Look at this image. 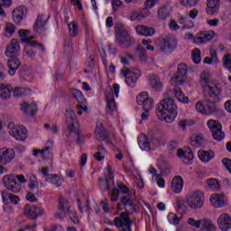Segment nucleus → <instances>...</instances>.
<instances>
[{"label": "nucleus", "instance_id": "1", "mask_svg": "<svg viewBox=\"0 0 231 231\" xmlns=\"http://www.w3.org/2000/svg\"><path fill=\"white\" fill-rule=\"evenodd\" d=\"M199 84L202 88V93L205 98L210 104H218V102H221L223 89L217 87V85L210 83V72L203 70L200 73Z\"/></svg>", "mask_w": 231, "mask_h": 231}, {"label": "nucleus", "instance_id": "2", "mask_svg": "<svg viewBox=\"0 0 231 231\" xmlns=\"http://www.w3.org/2000/svg\"><path fill=\"white\" fill-rule=\"evenodd\" d=\"M156 115L160 120H164L167 124H172V121L178 116V106L174 99L168 97L158 103Z\"/></svg>", "mask_w": 231, "mask_h": 231}, {"label": "nucleus", "instance_id": "3", "mask_svg": "<svg viewBox=\"0 0 231 231\" xmlns=\"http://www.w3.org/2000/svg\"><path fill=\"white\" fill-rule=\"evenodd\" d=\"M205 203L203 193L199 191H191L186 199L177 200V210L179 212H187L189 208L191 210H199Z\"/></svg>", "mask_w": 231, "mask_h": 231}, {"label": "nucleus", "instance_id": "4", "mask_svg": "<svg viewBox=\"0 0 231 231\" xmlns=\"http://www.w3.org/2000/svg\"><path fill=\"white\" fill-rule=\"evenodd\" d=\"M65 116L67 131L69 133L67 136L78 143H82V142H84V137H80V129L79 128V123L75 118V112H73L71 108H69L66 110Z\"/></svg>", "mask_w": 231, "mask_h": 231}, {"label": "nucleus", "instance_id": "5", "mask_svg": "<svg viewBox=\"0 0 231 231\" xmlns=\"http://www.w3.org/2000/svg\"><path fill=\"white\" fill-rule=\"evenodd\" d=\"M114 89V93H113ZM118 93H120V85L115 83L113 88L108 87L106 88L105 95L107 100L106 113L107 115H113L116 111V103L115 102V96L118 98Z\"/></svg>", "mask_w": 231, "mask_h": 231}, {"label": "nucleus", "instance_id": "6", "mask_svg": "<svg viewBox=\"0 0 231 231\" xmlns=\"http://www.w3.org/2000/svg\"><path fill=\"white\" fill-rule=\"evenodd\" d=\"M121 74L125 77V83L129 88H135L138 79L142 77V72L138 69H123Z\"/></svg>", "mask_w": 231, "mask_h": 231}, {"label": "nucleus", "instance_id": "7", "mask_svg": "<svg viewBox=\"0 0 231 231\" xmlns=\"http://www.w3.org/2000/svg\"><path fill=\"white\" fill-rule=\"evenodd\" d=\"M207 125L208 129L211 131V134L217 142H221V140H225V132L223 131V125L218 121L214 119H210L208 121Z\"/></svg>", "mask_w": 231, "mask_h": 231}, {"label": "nucleus", "instance_id": "8", "mask_svg": "<svg viewBox=\"0 0 231 231\" xmlns=\"http://www.w3.org/2000/svg\"><path fill=\"white\" fill-rule=\"evenodd\" d=\"M33 39H35V37L33 36H29L21 39V42H24L25 44H27L24 47V53L27 57H30V59H33V57H35V51L32 50V47L40 48L42 51H44V45L37 42H34Z\"/></svg>", "mask_w": 231, "mask_h": 231}, {"label": "nucleus", "instance_id": "9", "mask_svg": "<svg viewBox=\"0 0 231 231\" xmlns=\"http://www.w3.org/2000/svg\"><path fill=\"white\" fill-rule=\"evenodd\" d=\"M8 127H11L9 134L17 142H25L28 138V130L23 125L14 126V124H9Z\"/></svg>", "mask_w": 231, "mask_h": 231}, {"label": "nucleus", "instance_id": "10", "mask_svg": "<svg viewBox=\"0 0 231 231\" xmlns=\"http://www.w3.org/2000/svg\"><path fill=\"white\" fill-rule=\"evenodd\" d=\"M158 48L162 53L165 51H174L178 48V41L171 36H164L160 39Z\"/></svg>", "mask_w": 231, "mask_h": 231}, {"label": "nucleus", "instance_id": "11", "mask_svg": "<svg viewBox=\"0 0 231 231\" xmlns=\"http://www.w3.org/2000/svg\"><path fill=\"white\" fill-rule=\"evenodd\" d=\"M2 181L7 190L14 193L21 192V183L17 182L15 175H5Z\"/></svg>", "mask_w": 231, "mask_h": 231}, {"label": "nucleus", "instance_id": "12", "mask_svg": "<svg viewBox=\"0 0 231 231\" xmlns=\"http://www.w3.org/2000/svg\"><path fill=\"white\" fill-rule=\"evenodd\" d=\"M187 80V64L180 63L177 72L171 78V83L174 86H181Z\"/></svg>", "mask_w": 231, "mask_h": 231}, {"label": "nucleus", "instance_id": "13", "mask_svg": "<svg viewBox=\"0 0 231 231\" xmlns=\"http://www.w3.org/2000/svg\"><path fill=\"white\" fill-rule=\"evenodd\" d=\"M131 218L127 212H122L119 217H115V226L121 228L123 231H132L131 229Z\"/></svg>", "mask_w": 231, "mask_h": 231}, {"label": "nucleus", "instance_id": "14", "mask_svg": "<svg viewBox=\"0 0 231 231\" xmlns=\"http://www.w3.org/2000/svg\"><path fill=\"white\" fill-rule=\"evenodd\" d=\"M23 212L26 217H28V219L33 220V219H37L39 216H42V214H44V208L35 205L33 206L26 205L23 208Z\"/></svg>", "mask_w": 231, "mask_h": 231}, {"label": "nucleus", "instance_id": "15", "mask_svg": "<svg viewBox=\"0 0 231 231\" xmlns=\"http://www.w3.org/2000/svg\"><path fill=\"white\" fill-rule=\"evenodd\" d=\"M15 158V151L12 148L0 149V165H8Z\"/></svg>", "mask_w": 231, "mask_h": 231}, {"label": "nucleus", "instance_id": "16", "mask_svg": "<svg viewBox=\"0 0 231 231\" xmlns=\"http://www.w3.org/2000/svg\"><path fill=\"white\" fill-rule=\"evenodd\" d=\"M137 104L143 106L144 111H151L154 107L152 98L149 97L147 92H142L137 96Z\"/></svg>", "mask_w": 231, "mask_h": 231}, {"label": "nucleus", "instance_id": "17", "mask_svg": "<svg viewBox=\"0 0 231 231\" xmlns=\"http://www.w3.org/2000/svg\"><path fill=\"white\" fill-rule=\"evenodd\" d=\"M198 36L194 38L195 44H207L208 41H212L216 36V32L214 31H202L198 32Z\"/></svg>", "mask_w": 231, "mask_h": 231}, {"label": "nucleus", "instance_id": "18", "mask_svg": "<svg viewBox=\"0 0 231 231\" xmlns=\"http://www.w3.org/2000/svg\"><path fill=\"white\" fill-rule=\"evenodd\" d=\"M116 39L121 48H129L131 46V36L125 29H118Z\"/></svg>", "mask_w": 231, "mask_h": 231}, {"label": "nucleus", "instance_id": "19", "mask_svg": "<svg viewBox=\"0 0 231 231\" xmlns=\"http://www.w3.org/2000/svg\"><path fill=\"white\" fill-rule=\"evenodd\" d=\"M177 156H179L183 163H186L187 165H190L194 160V153L190 148H185V150L179 149L177 151Z\"/></svg>", "mask_w": 231, "mask_h": 231}, {"label": "nucleus", "instance_id": "20", "mask_svg": "<svg viewBox=\"0 0 231 231\" xmlns=\"http://www.w3.org/2000/svg\"><path fill=\"white\" fill-rule=\"evenodd\" d=\"M218 228L221 231H228L231 228V217L226 213L221 214L217 218Z\"/></svg>", "mask_w": 231, "mask_h": 231}, {"label": "nucleus", "instance_id": "21", "mask_svg": "<svg viewBox=\"0 0 231 231\" xmlns=\"http://www.w3.org/2000/svg\"><path fill=\"white\" fill-rule=\"evenodd\" d=\"M71 93L74 98H76V100H78L79 102L78 109H82V111H88V106H86V97H84L82 92L77 88H72Z\"/></svg>", "mask_w": 231, "mask_h": 231}, {"label": "nucleus", "instance_id": "22", "mask_svg": "<svg viewBox=\"0 0 231 231\" xmlns=\"http://www.w3.org/2000/svg\"><path fill=\"white\" fill-rule=\"evenodd\" d=\"M19 50H21L19 41H17V39H13L5 50V55L6 57H14V55H17Z\"/></svg>", "mask_w": 231, "mask_h": 231}, {"label": "nucleus", "instance_id": "23", "mask_svg": "<svg viewBox=\"0 0 231 231\" xmlns=\"http://www.w3.org/2000/svg\"><path fill=\"white\" fill-rule=\"evenodd\" d=\"M106 172L108 174V177H106V179H99V187L101 190H107L109 189V180H113L115 178V175L113 174V169L110 165L106 167Z\"/></svg>", "mask_w": 231, "mask_h": 231}, {"label": "nucleus", "instance_id": "24", "mask_svg": "<svg viewBox=\"0 0 231 231\" xmlns=\"http://www.w3.org/2000/svg\"><path fill=\"white\" fill-rule=\"evenodd\" d=\"M95 138L97 142H104L107 140V133L102 123L97 122L96 125Z\"/></svg>", "mask_w": 231, "mask_h": 231}, {"label": "nucleus", "instance_id": "25", "mask_svg": "<svg viewBox=\"0 0 231 231\" xmlns=\"http://www.w3.org/2000/svg\"><path fill=\"white\" fill-rule=\"evenodd\" d=\"M210 203L215 208H221V207L225 206V195L215 193L210 197Z\"/></svg>", "mask_w": 231, "mask_h": 231}, {"label": "nucleus", "instance_id": "26", "mask_svg": "<svg viewBox=\"0 0 231 231\" xmlns=\"http://www.w3.org/2000/svg\"><path fill=\"white\" fill-rule=\"evenodd\" d=\"M25 11L26 7L24 5L18 6L13 11V21L15 24H21Z\"/></svg>", "mask_w": 231, "mask_h": 231}, {"label": "nucleus", "instance_id": "27", "mask_svg": "<svg viewBox=\"0 0 231 231\" xmlns=\"http://www.w3.org/2000/svg\"><path fill=\"white\" fill-rule=\"evenodd\" d=\"M138 35H143L144 37H152L156 31L152 27H147L145 25H137L135 27Z\"/></svg>", "mask_w": 231, "mask_h": 231}, {"label": "nucleus", "instance_id": "28", "mask_svg": "<svg viewBox=\"0 0 231 231\" xmlns=\"http://www.w3.org/2000/svg\"><path fill=\"white\" fill-rule=\"evenodd\" d=\"M28 189L34 192L36 196H41L42 194V190H39V180H37V177L33 174H31L30 176Z\"/></svg>", "mask_w": 231, "mask_h": 231}, {"label": "nucleus", "instance_id": "29", "mask_svg": "<svg viewBox=\"0 0 231 231\" xmlns=\"http://www.w3.org/2000/svg\"><path fill=\"white\" fill-rule=\"evenodd\" d=\"M171 189L175 194H180L183 190V178L176 176L171 180Z\"/></svg>", "mask_w": 231, "mask_h": 231}, {"label": "nucleus", "instance_id": "30", "mask_svg": "<svg viewBox=\"0 0 231 231\" xmlns=\"http://www.w3.org/2000/svg\"><path fill=\"white\" fill-rule=\"evenodd\" d=\"M221 0H207L206 12L208 15H214L219 10V2Z\"/></svg>", "mask_w": 231, "mask_h": 231}, {"label": "nucleus", "instance_id": "31", "mask_svg": "<svg viewBox=\"0 0 231 231\" xmlns=\"http://www.w3.org/2000/svg\"><path fill=\"white\" fill-rule=\"evenodd\" d=\"M198 156L201 162H203L204 163H208L210 160H214V156H216V153H214L212 150H200L198 152Z\"/></svg>", "mask_w": 231, "mask_h": 231}, {"label": "nucleus", "instance_id": "32", "mask_svg": "<svg viewBox=\"0 0 231 231\" xmlns=\"http://www.w3.org/2000/svg\"><path fill=\"white\" fill-rule=\"evenodd\" d=\"M12 97V87L4 83H0V98L8 100Z\"/></svg>", "mask_w": 231, "mask_h": 231}, {"label": "nucleus", "instance_id": "33", "mask_svg": "<svg viewBox=\"0 0 231 231\" xmlns=\"http://www.w3.org/2000/svg\"><path fill=\"white\" fill-rule=\"evenodd\" d=\"M46 26V18L43 16H38L36 22L33 24V31L37 33H42Z\"/></svg>", "mask_w": 231, "mask_h": 231}, {"label": "nucleus", "instance_id": "34", "mask_svg": "<svg viewBox=\"0 0 231 231\" xmlns=\"http://www.w3.org/2000/svg\"><path fill=\"white\" fill-rule=\"evenodd\" d=\"M7 66L9 68V75L14 77V75H15V71L19 69V66H21V61L16 58H12L7 61Z\"/></svg>", "mask_w": 231, "mask_h": 231}, {"label": "nucleus", "instance_id": "35", "mask_svg": "<svg viewBox=\"0 0 231 231\" xmlns=\"http://www.w3.org/2000/svg\"><path fill=\"white\" fill-rule=\"evenodd\" d=\"M21 110L25 115H35L37 113V105L35 103H32L31 105H28V103L22 104Z\"/></svg>", "mask_w": 231, "mask_h": 231}, {"label": "nucleus", "instance_id": "36", "mask_svg": "<svg viewBox=\"0 0 231 231\" xmlns=\"http://www.w3.org/2000/svg\"><path fill=\"white\" fill-rule=\"evenodd\" d=\"M138 144L142 151H151V143L149 138L145 134H142L138 137Z\"/></svg>", "mask_w": 231, "mask_h": 231}, {"label": "nucleus", "instance_id": "37", "mask_svg": "<svg viewBox=\"0 0 231 231\" xmlns=\"http://www.w3.org/2000/svg\"><path fill=\"white\" fill-rule=\"evenodd\" d=\"M17 32V27L12 23H6L4 28V37H14V33Z\"/></svg>", "mask_w": 231, "mask_h": 231}, {"label": "nucleus", "instance_id": "38", "mask_svg": "<svg viewBox=\"0 0 231 231\" xmlns=\"http://www.w3.org/2000/svg\"><path fill=\"white\" fill-rule=\"evenodd\" d=\"M150 86L152 89H154V91H162V88H163V85H162V81L160 80V78L156 75H152L150 79Z\"/></svg>", "mask_w": 231, "mask_h": 231}, {"label": "nucleus", "instance_id": "39", "mask_svg": "<svg viewBox=\"0 0 231 231\" xmlns=\"http://www.w3.org/2000/svg\"><path fill=\"white\" fill-rule=\"evenodd\" d=\"M45 181L56 185V187H61L64 180L57 174H50V176L45 179Z\"/></svg>", "mask_w": 231, "mask_h": 231}, {"label": "nucleus", "instance_id": "40", "mask_svg": "<svg viewBox=\"0 0 231 231\" xmlns=\"http://www.w3.org/2000/svg\"><path fill=\"white\" fill-rule=\"evenodd\" d=\"M205 143V137L203 134H193L190 138V144L193 147H201Z\"/></svg>", "mask_w": 231, "mask_h": 231}, {"label": "nucleus", "instance_id": "41", "mask_svg": "<svg viewBox=\"0 0 231 231\" xmlns=\"http://www.w3.org/2000/svg\"><path fill=\"white\" fill-rule=\"evenodd\" d=\"M174 93H175V97L179 100V102H182V104H189V97H185V95L181 91V88H180L178 87L175 88Z\"/></svg>", "mask_w": 231, "mask_h": 231}, {"label": "nucleus", "instance_id": "42", "mask_svg": "<svg viewBox=\"0 0 231 231\" xmlns=\"http://www.w3.org/2000/svg\"><path fill=\"white\" fill-rule=\"evenodd\" d=\"M51 147L47 146L42 150H33L32 154L33 156H37L39 152L43 156V158H51Z\"/></svg>", "mask_w": 231, "mask_h": 231}, {"label": "nucleus", "instance_id": "43", "mask_svg": "<svg viewBox=\"0 0 231 231\" xmlns=\"http://www.w3.org/2000/svg\"><path fill=\"white\" fill-rule=\"evenodd\" d=\"M59 208L61 210V212H68L73 208L68 199L61 198L60 199Z\"/></svg>", "mask_w": 231, "mask_h": 231}, {"label": "nucleus", "instance_id": "44", "mask_svg": "<svg viewBox=\"0 0 231 231\" xmlns=\"http://www.w3.org/2000/svg\"><path fill=\"white\" fill-rule=\"evenodd\" d=\"M3 200L5 201V199H9V201H11V203H13L14 205H19V197L16 195H14L12 193H3L2 195Z\"/></svg>", "mask_w": 231, "mask_h": 231}, {"label": "nucleus", "instance_id": "45", "mask_svg": "<svg viewBox=\"0 0 231 231\" xmlns=\"http://www.w3.org/2000/svg\"><path fill=\"white\" fill-rule=\"evenodd\" d=\"M201 226L206 231H216V225L208 219H202Z\"/></svg>", "mask_w": 231, "mask_h": 231}, {"label": "nucleus", "instance_id": "46", "mask_svg": "<svg viewBox=\"0 0 231 231\" xmlns=\"http://www.w3.org/2000/svg\"><path fill=\"white\" fill-rule=\"evenodd\" d=\"M191 59L194 64H199L201 62V51L198 48L191 51Z\"/></svg>", "mask_w": 231, "mask_h": 231}, {"label": "nucleus", "instance_id": "47", "mask_svg": "<svg viewBox=\"0 0 231 231\" xmlns=\"http://www.w3.org/2000/svg\"><path fill=\"white\" fill-rule=\"evenodd\" d=\"M69 32L71 37H77L79 35V24L75 22L69 23Z\"/></svg>", "mask_w": 231, "mask_h": 231}, {"label": "nucleus", "instance_id": "48", "mask_svg": "<svg viewBox=\"0 0 231 231\" xmlns=\"http://www.w3.org/2000/svg\"><path fill=\"white\" fill-rule=\"evenodd\" d=\"M94 157L97 162H102V160L106 158V150L104 149V146H97V152L94 154Z\"/></svg>", "mask_w": 231, "mask_h": 231}, {"label": "nucleus", "instance_id": "49", "mask_svg": "<svg viewBox=\"0 0 231 231\" xmlns=\"http://www.w3.org/2000/svg\"><path fill=\"white\" fill-rule=\"evenodd\" d=\"M67 214L72 223H74V225H79V217H77V212L75 211V208H70V209L67 211Z\"/></svg>", "mask_w": 231, "mask_h": 231}, {"label": "nucleus", "instance_id": "50", "mask_svg": "<svg viewBox=\"0 0 231 231\" xmlns=\"http://www.w3.org/2000/svg\"><path fill=\"white\" fill-rule=\"evenodd\" d=\"M208 187L210 190H219V182L216 179L208 180Z\"/></svg>", "mask_w": 231, "mask_h": 231}, {"label": "nucleus", "instance_id": "51", "mask_svg": "<svg viewBox=\"0 0 231 231\" xmlns=\"http://www.w3.org/2000/svg\"><path fill=\"white\" fill-rule=\"evenodd\" d=\"M180 3L186 8H194L198 5V0H180Z\"/></svg>", "mask_w": 231, "mask_h": 231}, {"label": "nucleus", "instance_id": "52", "mask_svg": "<svg viewBox=\"0 0 231 231\" xmlns=\"http://www.w3.org/2000/svg\"><path fill=\"white\" fill-rule=\"evenodd\" d=\"M137 51L139 53V59L141 62H147V51L145 49H143L142 46H139Z\"/></svg>", "mask_w": 231, "mask_h": 231}, {"label": "nucleus", "instance_id": "53", "mask_svg": "<svg viewBox=\"0 0 231 231\" xmlns=\"http://www.w3.org/2000/svg\"><path fill=\"white\" fill-rule=\"evenodd\" d=\"M202 222L203 219L196 220L193 217L188 218V225H189V226H193L194 228H201Z\"/></svg>", "mask_w": 231, "mask_h": 231}, {"label": "nucleus", "instance_id": "54", "mask_svg": "<svg viewBox=\"0 0 231 231\" xmlns=\"http://www.w3.org/2000/svg\"><path fill=\"white\" fill-rule=\"evenodd\" d=\"M168 221L169 223H171V225H179L180 224V218L176 216V214L174 213H170L168 215Z\"/></svg>", "mask_w": 231, "mask_h": 231}, {"label": "nucleus", "instance_id": "55", "mask_svg": "<svg viewBox=\"0 0 231 231\" xmlns=\"http://www.w3.org/2000/svg\"><path fill=\"white\" fill-rule=\"evenodd\" d=\"M223 63L226 69L229 70V72L231 73V55L230 54H226L224 56Z\"/></svg>", "mask_w": 231, "mask_h": 231}, {"label": "nucleus", "instance_id": "56", "mask_svg": "<svg viewBox=\"0 0 231 231\" xmlns=\"http://www.w3.org/2000/svg\"><path fill=\"white\" fill-rule=\"evenodd\" d=\"M217 111H219V108L217 106H216V105L212 104V105H208L206 106V115H213V113H217Z\"/></svg>", "mask_w": 231, "mask_h": 231}, {"label": "nucleus", "instance_id": "57", "mask_svg": "<svg viewBox=\"0 0 231 231\" xmlns=\"http://www.w3.org/2000/svg\"><path fill=\"white\" fill-rule=\"evenodd\" d=\"M196 109L198 113H200L201 115H207V106H205V105L202 102H197Z\"/></svg>", "mask_w": 231, "mask_h": 231}, {"label": "nucleus", "instance_id": "58", "mask_svg": "<svg viewBox=\"0 0 231 231\" xmlns=\"http://www.w3.org/2000/svg\"><path fill=\"white\" fill-rule=\"evenodd\" d=\"M100 207L106 214H109L111 208H109V201L107 199L101 201Z\"/></svg>", "mask_w": 231, "mask_h": 231}, {"label": "nucleus", "instance_id": "59", "mask_svg": "<svg viewBox=\"0 0 231 231\" xmlns=\"http://www.w3.org/2000/svg\"><path fill=\"white\" fill-rule=\"evenodd\" d=\"M158 17H159V19H162V21L167 19V17H168L167 8L162 7V8L159 9Z\"/></svg>", "mask_w": 231, "mask_h": 231}, {"label": "nucleus", "instance_id": "60", "mask_svg": "<svg viewBox=\"0 0 231 231\" xmlns=\"http://www.w3.org/2000/svg\"><path fill=\"white\" fill-rule=\"evenodd\" d=\"M24 93H25V90L23 88H14L13 91L14 97H23Z\"/></svg>", "mask_w": 231, "mask_h": 231}, {"label": "nucleus", "instance_id": "61", "mask_svg": "<svg viewBox=\"0 0 231 231\" xmlns=\"http://www.w3.org/2000/svg\"><path fill=\"white\" fill-rule=\"evenodd\" d=\"M131 21H142V13L141 12H134L130 16Z\"/></svg>", "mask_w": 231, "mask_h": 231}, {"label": "nucleus", "instance_id": "62", "mask_svg": "<svg viewBox=\"0 0 231 231\" xmlns=\"http://www.w3.org/2000/svg\"><path fill=\"white\" fill-rule=\"evenodd\" d=\"M119 194H120V190H118V189H114L112 190V194H111V200L112 201H118Z\"/></svg>", "mask_w": 231, "mask_h": 231}, {"label": "nucleus", "instance_id": "63", "mask_svg": "<svg viewBox=\"0 0 231 231\" xmlns=\"http://www.w3.org/2000/svg\"><path fill=\"white\" fill-rule=\"evenodd\" d=\"M121 202L123 203V205H125V207H132L133 205V200H131V199L127 198V197H123L121 199Z\"/></svg>", "mask_w": 231, "mask_h": 231}, {"label": "nucleus", "instance_id": "64", "mask_svg": "<svg viewBox=\"0 0 231 231\" xmlns=\"http://www.w3.org/2000/svg\"><path fill=\"white\" fill-rule=\"evenodd\" d=\"M169 27L172 32H176L180 28V25L174 20H171Z\"/></svg>", "mask_w": 231, "mask_h": 231}]
</instances>
